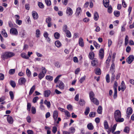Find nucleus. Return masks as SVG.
Wrapping results in <instances>:
<instances>
[{"label": "nucleus", "mask_w": 134, "mask_h": 134, "mask_svg": "<svg viewBox=\"0 0 134 134\" xmlns=\"http://www.w3.org/2000/svg\"><path fill=\"white\" fill-rule=\"evenodd\" d=\"M95 57L94 53L93 52H89L88 55V57L91 60H93L94 59Z\"/></svg>", "instance_id": "f3484780"}, {"label": "nucleus", "mask_w": 134, "mask_h": 134, "mask_svg": "<svg viewBox=\"0 0 134 134\" xmlns=\"http://www.w3.org/2000/svg\"><path fill=\"white\" fill-rule=\"evenodd\" d=\"M65 32L66 34V36L70 38L71 37V33L68 30Z\"/></svg>", "instance_id": "8fccbe9b"}, {"label": "nucleus", "mask_w": 134, "mask_h": 134, "mask_svg": "<svg viewBox=\"0 0 134 134\" xmlns=\"http://www.w3.org/2000/svg\"><path fill=\"white\" fill-rule=\"evenodd\" d=\"M95 73L98 75H100L101 74V71L100 68H97L96 70Z\"/></svg>", "instance_id": "37998d69"}, {"label": "nucleus", "mask_w": 134, "mask_h": 134, "mask_svg": "<svg viewBox=\"0 0 134 134\" xmlns=\"http://www.w3.org/2000/svg\"><path fill=\"white\" fill-rule=\"evenodd\" d=\"M44 103L47 105L48 108L50 107L51 103L49 101H48L47 100H45L44 102Z\"/></svg>", "instance_id": "473e14b6"}, {"label": "nucleus", "mask_w": 134, "mask_h": 134, "mask_svg": "<svg viewBox=\"0 0 134 134\" xmlns=\"http://www.w3.org/2000/svg\"><path fill=\"white\" fill-rule=\"evenodd\" d=\"M79 102V104L81 106H83L85 104V103L84 100L82 99H80Z\"/></svg>", "instance_id": "c03bdc74"}, {"label": "nucleus", "mask_w": 134, "mask_h": 134, "mask_svg": "<svg viewBox=\"0 0 134 134\" xmlns=\"http://www.w3.org/2000/svg\"><path fill=\"white\" fill-rule=\"evenodd\" d=\"M88 129L90 130H92L94 129V127L92 123H90L87 125Z\"/></svg>", "instance_id": "a878e982"}, {"label": "nucleus", "mask_w": 134, "mask_h": 134, "mask_svg": "<svg viewBox=\"0 0 134 134\" xmlns=\"http://www.w3.org/2000/svg\"><path fill=\"white\" fill-rule=\"evenodd\" d=\"M45 3L48 6H50L51 5V2L50 0H45Z\"/></svg>", "instance_id": "e2e57ef3"}, {"label": "nucleus", "mask_w": 134, "mask_h": 134, "mask_svg": "<svg viewBox=\"0 0 134 134\" xmlns=\"http://www.w3.org/2000/svg\"><path fill=\"white\" fill-rule=\"evenodd\" d=\"M45 76V74L44 73H42L40 72L38 75V77L40 80H41Z\"/></svg>", "instance_id": "4c0bfd02"}, {"label": "nucleus", "mask_w": 134, "mask_h": 134, "mask_svg": "<svg viewBox=\"0 0 134 134\" xmlns=\"http://www.w3.org/2000/svg\"><path fill=\"white\" fill-rule=\"evenodd\" d=\"M93 44L96 49H98L100 47L99 44L97 43L95 41H93Z\"/></svg>", "instance_id": "c9c22d12"}, {"label": "nucleus", "mask_w": 134, "mask_h": 134, "mask_svg": "<svg viewBox=\"0 0 134 134\" xmlns=\"http://www.w3.org/2000/svg\"><path fill=\"white\" fill-rule=\"evenodd\" d=\"M32 15L33 18L35 19H37L38 18V13L35 11H33L32 12Z\"/></svg>", "instance_id": "f8f14e48"}, {"label": "nucleus", "mask_w": 134, "mask_h": 134, "mask_svg": "<svg viewBox=\"0 0 134 134\" xmlns=\"http://www.w3.org/2000/svg\"><path fill=\"white\" fill-rule=\"evenodd\" d=\"M118 86V84L116 81H114L113 87L114 90H117V87Z\"/></svg>", "instance_id": "5fc2aeb1"}, {"label": "nucleus", "mask_w": 134, "mask_h": 134, "mask_svg": "<svg viewBox=\"0 0 134 134\" xmlns=\"http://www.w3.org/2000/svg\"><path fill=\"white\" fill-rule=\"evenodd\" d=\"M42 71L40 72L41 73H44L45 74L47 72V70L44 67H42Z\"/></svg>", "instance_id": "680f3d73"}, {"label": "nucleus", "mask_w": 134, "mask_h": 134, "mask_svg": "<svg viewBox=\"0 0 134 134\" xmlns=\"http://www.w3.org/2000/svg\"><path fill=\"white\" fill-rule=\"evenodd\" d=\"M130 128L128 126L125 127L123 130V131L126 133H128L130 132Z\"/></svg>", "instance_id": "393cba45"}, {"label": "nucleus", "mask_w": 134, "mask_h": 134, "mask_svg": "<svg viewBox=\"0 0 134 134\" xmlns=\"http://www.w3.org/2000/svg\"><path fill=\"white\" fill-rule=\"evenodd\" d=\"M79 44L80 46L83 47L84 46V44L83 38L80 37L79 38Z\"/></svg>", "instance_id": "4468645a"}, {"label": "nucleus", "mask_w": 134, "mask_h": 134, "mask_svg": "<svg viewBox=\"0 0 134 134\" xmlns=\"http://www.w3.org/2000/svg\"><path fill=\"white\" fill-rule=\"evenodd\" d=\"M82 12L81 8L80 7L77 8L76 9V13L77 16L79 15L80 13Z\"/></svg>", "instance_id": "b1692460"}, {"label": "nucleus", "mask_w": 134, "mask_h": 134, "mask_svg": "<svg viewBox=\"0 0 134 134\" xmlns=\"http://www.w3.org/2000/svg\"><path fill=\"white\" fill-rule=\"evenodd\" d=\"M10 84L13 88L15 87L16 86V83L13 80H12L10 81Z\"/></svg>", "instance_id": "58836bf2"}, {"label": "nucleus", "mask_w": 134, "mask_h": 134, "mask_svg": "<svg viewBox=\"0 0 134 134\" xmlns=\"http://www.w3.org/2000/svg\"><path fill=\"white\" fill-rule=\"evenodd\" d=\"M99 18L98 14L97 12H95L94 14V19L95 21H97Z\"/></svg>", "instance_id": "aec40b11"}, {"label": "nucleus", "mask_w": 134, "mask_h": 134, "mask_svg": "<svg viewBox=\"0 0 134 134\" xmlns=\"http://www.w3.org/2000/svg\"><path fill=\"white\" fill-rule=\"evenodd\" d=\"M114 116L115 121L118 122H122L124 121L123 118H121V113L120 110H115L114 113Z\"/></svg>", "instance_id": "f257e3e1"}, {"label": "nucleus", "mask_w": 134, "mask_h": 134, "mask_svg": "<svg viewBox=\"0 0 134 134\" xmlns=\"http://www.w3.org/2000/svg\"><path fill=\"white\" fill-rule=\"evenodd\" d=\"M66 13L68 16H71L73 14L72 9L68 7L66 9Z\"/></svg>", "instance_id": "423d86ee"}, {"label": "nucleus", "mask_w": 134, "mask_h": 134, "mask_svg": "<svg viewBox=\"0 0 134 134\" xmlns=\"http://www.w3.org/2000/svg\"><path fill=\"white\" fill-rule=\"evenodd\" d=\"M9 94L11 99L12 100H13L14 97L13 92L12 91H10L9 92Z\"/></svg>", "instance_id": "a19ab883"}, {"label": "nucleus", "mask_w": 134, "mask_h": 134, "mask_svg": "<svg viewBox=\"0 0 134 134\" xmlns=\"http://www.w3.org/2000/svg\"><path fill=\"white\" fill-rule=\"evenodd\" d=\"M38 5L39 7L41 8H43L44 7L43 4L41 2H39L38 3Z\"/></svg>", "instance_id": "13d9d810"}, {"label": "nucleus", "mask_w": 134, "mask_h": 134, "mask_svg": "<svg viewBox=\"0 0 134 134\" xmlns=\"http://www.w3.org/2000/svg\"><path fill=\"white\" fill-rule=\"evenodd\" d=\"M121 90L122 91H123L126 89L125 84L124 81L121 82Z\"/></svg>", "instance_id": "5701e85b"}, {"label": "nucleus", "mask_w": 134, "mask_h": 134, "mask_svg": "<svg viewBox=\"0 0 134 134\" xmlns=\"http://www.w3.org/2000/svg\"><path fill=\"white\" fill-rule=\"evenodd\" d=\"M35 86L34 85L31 88L29 93V95H31L32 94L35 90Z\"/></svg>", "instance_id": "412c9836"}, {"label": "nucleus", "mask_w": 134, "mask_h": 134, "mask_svg": "<svg viewBox=\"0 0 134 134\" xmlns=\"http://www.w3.org/2000/svg\"><path fill=\"white\" fill-rule=\"evenodd\" d=\"M106 80L107 82L109 83L110 82V77L109 74H107L105 77Z\"/></svg>", "instance_id": "a18cd8bd"}, {"label": "nucleus", "mask_w": 134, "mask_h": 134, "mask_svg": "<svg viewBox=\"0 0 134 134\" xmlns=\"http://www.w3.org/2000/svg\"><path fill=\"white\" fill-rule=\"evenodd\" d=\"M10 32L13 35H17L18 34V31L17 29L15 28L11 29L10 30Z\"/></svg>", "instance_id": "9d476101"}, {"label": "nucleus", "mask_w": 134, "mask_h": 134, "mask_svg": "<svg viewBox=\"0 0 134 134\" xmlns=\"http://www.w3.org/2000/svg\"><path fill=\"white\" fill-rule=\"evenodd\" d=\"M129 37L127 35H126L125 37V45L126 46L128 44L129 41Z\"/></svg>", "instance_id": "79ce46f5"}, {"label": "nucleus", "mask_w": 134, "mask_h": 134, "mask_svg": "<svg viewBox=\"0 0 134 134\" xmlns=\"http://www.w3.org/2000/svg\"><path fill=\"white\" fill-rule=\"evenodd\" d=\"M94 96L95 94L94 92L92 91H91L90 92L89 97L90 99L94 98Z\"/></svg>", "instance_id": "72a5a7b5"}, {"label": "nucleus", "mask_w": 134, "mask_h": 134, "mask_svg": "<svg viewBox=\"0 0 134 134\" xmlns=\"http://www.w3.org/2000/svg\"><path fill=\"white\" fill-rule=\"evenodd\" d=\"M96 113L95 112H91L89 114V116L90 117H94L96 116Z\"/></svg>", "instance_id": "49530a36"}, {"label": "nucleus", "mask_w": 134, "mask_h": 134, "mask_svg": "<svg viewBox=\"0 0 134 134\" xmlns=\"http://www.w3.org/2000/svg\"><path fill=\"white\" fill-rule=\"evenodd\" d=\"M104 51L103 48H101L99 50V56L100 59H102L104 57Z\"/></svg>", "instance_id": "39448f33"}, {"label": "nucleus", "mask_w": 134, "mask_h": 134, "mask_svg": "<svg viewBox=\"0 0 134 134\" xmlns=\"http://www.w3.org/2000/svg\"><path fill=\"white\" fill-rule=\"evenodd\" d=\"M134 59V56L133 55H130L127 59V61L129 64H130Z\"/></svg>", "instance_id": "0eeeda50"}, {"label": "nucleus", "mask_w": 134, "mask_h": 134, "mask_svg": "<svg viewBox=\"0 0 134 134\" xmlns=\"http://www.w3.org/2000/svg\"><path fill=\"white\" fill-rule=\"evenodd\" d=\"M51 20L52 19L49 17H48L46 19V22L48 24L47 26L48 27H51L52 25L51 23Z\"/></svg>", "instance_id": "6e6552de"}, {"label": "nucleus", "mask_w": 134, "mask_h": 134, "mask_svg": "<svg viewBox=\"0 0 134 134\" xmlns=\"http://www.w3.org/2000/svg\"><path fill=\"white\" fill-rule=\"evenodd\" d=\"M1 34L4 37H8L7 34L5 29H3L1 31Z\"/></svg>", "instance_id": "c756f323"}, {"label": "nucleus", "mask_w": 134, "mask_h": 134, "mask_svg": "<svg viewBox=\"0 0 134 134\" xmlns=\"http://www.w3.org/2000/svg\"><path fill=\"white\" fill-rule=\"evenodd\" d=\"M55 87L56 88L58 87L61 90H63L64 88L65 85L62 81H59V83L56 85Z\"/></svg>", "instance_id": "7ed1b4c3"}, {"label": "nucleus", "mask_w": 134, "mask_h": 134, "mask_svg": "<svg viewBox=\"0 0 134 134\" xmlns=\"http://www.w3.org/2000/svg\"><path fill=\"white\" fill-rule=\"evenodd\" d=\"M26 81V79L24 77H21L18 81V84L20 85L24 84Z\"/></svg>", "instance_id": "20e7f679"}, {"label": "nucleus", "mask_w": 134, "mask_h": 134, "mask_svg": "<svg viewBox=\"0 0 134 134\" xmlns=\"http://www.w3.org/2000/svg\"><path fill=\"white\" fill-rule=\"evenodd\" d=\"M46 79L48 81H52L53 80V77L50 75H46Z\"/></svg>", "instance_id": "e433bc0d"}, {"label": "nucleus", "mask_w": 134, "mask_h": 134, "mask_svg": "<svg viewBox=\"0 0 134 134\" xmlns=\"http://www.w3.org/2000/svg\"><path fill=\"white\" fill-rule=\"evenodd\" d=\"M31 107V103H27V110L29 111H30Z\"/></svg>", "instance_id": "4d7b16f0"}, {"label": "nucleus", "mask_w": 134, "mask_h": 134, "mask_svg": "<svg viewBox=\"0 0 134 134\" xmlns=\"http://www.w3.org/2000/svg\"><path fill=\"white\" fill-rule=\"evenodd\" d=\"M51 93V92L49 90H47L44 91L43 95L44 97H48L49 96Z\"/></svg>", "instance_id": "1a4fd4ad"}, {"label": "nucleus", "mask_w": 134, "mask_h": 134, "mask_svg": "<svg viewBox=\"0 0 134 134\" xmlns=\"http://www.w3.org/2000/svg\"><path fill=\"white\" fill-rule=\"evenodd\" d=\"M15 72V69H11L9 70V73L10 75H13L14 74Z\"/></svg>", "instance_id": "69168bd1"}, {"label": "nucleus", "mask_w": 134, "mask_h": 134, "mask_svg": "<svg viewBox=\"0 0 134 134\" xmlns=\"http://www.w3.org/2000/svg\"><path fill=\"white\" fill-rule=\"evenodd\" d=\"M132 109L131 107L128 108L126 110L127 114L128 115H131L132 113Z\"/></svg>", "instance_id": "6ab92c4d"}, {"label": "nucleus", "mask_w": 134, "mask_h": 134, "mask_svg": "<svg viewBox=\"0 0 134 134\" xmlns=\"http://www.w3.org/2000/svg\"><path fill=\"white\" fill-rule=\"evenodd\" d=\"M104 128L105 129H107L109 128V125L108 122L107 120H105L104 123Z\"/></svg>", "instance_id": "7c9ffc66"}, {"label": "nucleus", "mask_w": 134, "mask_h": 134, "mask_svg": "<svg viewBox=\"0 0 134 134\" xmlns=\"http://www.w3.org/2000/svg\"><path fill=\"white\" fill-rule=\"evenodd\" d=\"M39 99V98L38 97L36 96L34 97L33 99V102L34 103H35L37 102V101Z\"/></svg>", "instance_id": "774afa93"}, {"label": "nucleus", "mask_w": 134, "mask_h": 134, "mask_svg": "<svg viewBox=\"0 0 134 134\" xmlns=\"http://www.w3.org/2000/svg\"><path fill=\"white\" fill-rule=\"evenodd\" d=\"M61 76L62 75H60L56 77V78H55L54 80V82L55 83H56L57 82L60 78Z\"/></svg>", "instance_id": "6e6d98bb"}, {"label": "nucleus", "mask_w": 134, "mask_h": 134, "mask_svg": "<svg viewBox=\"0 0 134 134\" xmlns=\"http://www.w3.org/2000/svg\"><path fill=\"white\" fill-rule=\"evenodd\" d=\"M108 12L109 13H111L112 12V7L110 5L108 7Z\"/></svg>", "instance_id": "052dcab7"}, {"label": "nucleus", "mask_w": 134, "mask_h": 134, "mask_svg": "<svg viewBox=\"0 0 134 134\" xmlns=\"http://www.w3.org/2000/svg\"><path fill=\"white\" fill-rule=\"evenodd\" d=\"M57 130V127L55 126H53L52 127V132L54 134H55Z\"/></svg>", "instance_id": "bf43d9fd"}, {"label": "nucleus", "mask_w": 134, "mask_h": 134, "mask_svg": "<svg viewBox=\"0 0 134 134\" xmlns=\"http://www.w3.org/2000/svg\"><path fill=\"white\" fill-rule=\"evenodd\" d=\"M90 111V108L89 107H87L86 108L85 112V114L87 115L88 114Z\"/></svg>", "instance_id": "de8ad7c7"}, {"label": "nucleus", "mask_w": 134, "mask_h": 134, "mask_svg": "<svg viewBox=\"0 0 134 134\" xmlns=\"http://www.w3.org/2000/svg\"><path fill=\"white\" fill-rule=\"evenodd\" d=\"M15 55V53L13 52L6 51L2 54L1 57L3 60H5V59L12 57Z\"/></svg>", "instance_id": "f03ea898"}, {"label": "nucleus", "mask_w": 134, "mask_h": 134, "mask_svg": "<svg viewBox=\"0 0 134 134\" xmlns=\"http://www.w3.org/2000/svg\"><path fill=\"white\" fill-rule=\"evenodd\" d=\"M54 36L56 39H58L60 37V34L58 32H56L54 34Z\"/></svg>", "instance_id": "ea45409f"}, {"label": "nucleus", "mask_w": 134, "mask_h": 134, "mask_svg": "<svg viewBox=\"0 0 134 134\" xmlns=\"http://www.w3.org/2000/svg\"><path fill=\"white\" fill-rule=\"evenodd\" d=\"M7 120L8 122L10 124H12L13 122V119L10 115H8L7 118Z\"/></svg>", "instance_id": "ddd939ff"}, {"label": "nucleus", "mask_w": 134, "mask_h": 134, "mask_svg": "<svg viewBox=\"0 0 134 134\" xmlns=\"http://www.w3.org/2000/svg\"><path fill=\"white\" fill-rule=\"evenodd\" d=\"M111 83H112L115 79V75L114 71L113 72H112V73H111Z\"/></svg>", "instance_id": "bb28decb"}, {"label": "nucleus", "mask_w": 134, "mask_h": 134, "mask_svg": "<svg viewBox=\"0 0 134 134\" xmlns=\"http://www.w3.org/2000/svg\"><path fill=\"white\" fill-rule=\"evenodd\" d=\"M58 116V112L57 110H54L53 112V117L55 121H56Z\"/></svg>", "instance_id": "2eb2a0df"}, {"label": "nucleus", "mask_w": 134, "mask_h": 134, "mask_svg": "<svg viewBox=\"0 0 134 134\" xmlns=\"http://www.w3.org/2000/svg\"><path fill=\"white\" fill-rule=\"evenodd\" d=\"M68 26L66 25H64L63 27V30L64 32H66V31L68 30Z\"/></svg>", "instance_id": "864d4df0"}, {"label": "nucleus", "mask_w": 134, "mask_h": 134, "mask_svg": "<svg viewBox=\"0 0 134 134\" xmlns=\"http://www.w3.org/2000/svg\"><path fill=\"white\" fill-rule=\"evenodd\" d=\"M86 76L85 75L83 76L79 80V82L82 83L83 81L85 80L86 79Z\"/></svg>", "instance_id": "603ef678"}, {"label": "nucleus", "mask_w": 134, "mask_h": 134, "mask_svg": "<svg viewBox=\"0 0 134 134\" xmlns=\"http://www.w3.org/2000/svg\"><path fill=\"white\" fill-rule=\"evenodd\" d=\"M114 14L115 16L118 17H119L120 15V12L118 11H115L114 12Z\"/></svg>", "instance_id": "09e8293b"}, {"label": "nucleus", "mask_w": 134, "mask_h": 134, "mask_svg": "<svg viewBox=\"0 0 134 134\" xmlns=\"http://www.w3.org/2000/svg\"><path fill=\"white\" fill-rule=\"evenodd\" d=\"M26 73L28 77H30L31 75V72L29 69L27 68L26 70Z\"/></svg>", "instance_id": "3c124183"}, {"label": "nucleus", "mask_w": 134, "mask_h": 134, "mask_svg": "<svg viewBox=\"0 0 134 134\" xmlns=\"http://www.w3.org/2000/svg\"><path fill=\"white\" fill-rule=\"evenodd\" d=\"M41 35V32L40 30L38 29H37L36 32V37L37 38H39L40 37Z\"/></svg>", "instance_id": "c85d7f7f"}, {"label": "nucleus", "mask_w": 134, "mask_h": 134, "mask_svg": "<svg viewBox=\"0 0 134 134\" xmlns=\"http://www.w3.org/2000/svg\"><path fill=\"white\" fill-rule=\"evenodd\" d=\"M103 3L104 6L105 8H107L109 6V0H103Z\"/></svg>", "instance_id": "a211bd4d"}, {"label": "nucleus", "mask_w": 134, "mask_h": 134, "mask_svg": "<svg viewBox=\"0 0 134 134\" xmlns=\"http://www.w3.org/2000/svg\"><path fill=\"white\" fill-rule=\"evenodd\" d=\"M55 44L58 48L60 47L62 45L61 43L59 40L56 41L55 42Z\"/></svg>", "instance_id": "2f4dec72"}, {"label": "nucleus", "mask_w": 134, "mask_h": 134, "mask_svg": "<svg viewBox=\"0 0 134 134\" xmlns=\"http://www.w3.org/2000/svg\"><path fill=\"white\" fill-rule=\"evenodd\" d=\"M69 130L70 131L71 133H74L75 132V128L72 127H71L69 128Z\"/></svg>", "instance_id": "0e129e2a"}, {"label": "nucleus", "mask_w": 134, "mask_h": 134, "mask_svg": "<svg viewBox=\"0 0 134 134\" xmlns=\"http://www.w3.org/2000/svg\"><path fill=\"white\" fill-rule=\"evenodd\" d=\"M91 101L93 102L94 104L97 105H98L99 104V100L96 98H94L90 99Z\"/></svg>", "instance_id": "dca6fc26"}, {"label": "nucleus", "mask_w": 134, "mask_h": 134, "mask_svg": "<svg viewBox=\"0 0 134 134\" xmlns=\"http://www.w3.org/2000/svg\"><path fill=\"white\" fill-rule=\"evenodd\" d=\"M117 125V124H115L114 125H113L112 129H111V133H113L115 130L116 127Z\"/></svg>", "instance_id": "338daca9"}, {"label": "nucleus", "mask_w": 134, "mask_h": 134, "mask_svg": "<svg viewBox=\"0 0 134 134\" xmlns=\"http://www.w3.org/2000/svg\"><path fill=\"white\" fill-rule=\"evenodd\" d=\"M91 62V64L93 66H97L98 64V62L97 59L94 58L93 59Z\"/></svg>", "instance_id": "9b49d317"}, {"label": "nucleus", "mask_w": 134, "mask_h": 134, "mask_svg": "<svg viewBox=\"0 0 134 134\" xmlns=\"http://www.w3.org/2000/svg\"><path fill=\"white\" fill-rule=\"evenodd\" d=\"M102 107L101 106H98L97 110V112L99 114H101L102 112Z\"/></svg>", "instance_id": "f704fd0d"}, {"label": "nucleus", "mask_w": 134, "mask_h": 134, "mask_svg": "<svg viewBox=\"0 0 134 134\" xmlns=\"http://www.w3.org/2000/svg\"><path fill=\"white\" fill-rule=\"evenodd\" d=\"M21 56L22 58L26 59H28L29 58L28 56L26 54L24 53H21Z\"/></svg>", "instance_id": "cd10ccee"}, {"label": "nucleus", "mask_w": 134, "mask_h": 134, "mask_svg": "<svg viewBox=\"0 0 134 134\" xmlns=\"http://www.w3.org/2000/svg\"><path fill=\"white\" fill-rule=\"evenodd\" d=\"M110 70L111 71V73H112L114 71L115 72V65L114 63H113L111 64L110 67Z\"/></svg>", "instance_id": "4be33fe9"}]
</instances>
